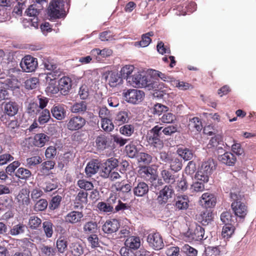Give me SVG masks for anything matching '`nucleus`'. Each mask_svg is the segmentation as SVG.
Returning <instances> with one entry per match:
<instances>
[{
    "instance_id": "1",
    "label": "nucleus",
    "mask_w": 256,
    "mask_h": 256,
    "mask_svg": "<svg viewBox=\"0 0 256 256\" xmlns=\"http://www.w3.org/2000/svg\"><path fill=\"white\" fill-rule=\"evenodd\" d=\"M128 83L135 88H145L151 90L154 86L152 76L150 75H142L140 72L134 71L130 77L128 78Z\"/></svg>"
},
{
    "instance_id": "2",
    "label": "nucleus",
    "mask_w": 256,
    "mask_h": 256,
    "mask_svg": "<svg viewBox=\"0 0 256 256\" xmlns=\"http://www.w3.org/2000/svg\"><path fill=\"white\" fill-rule=\"evenodd\" d=\"M232 200L231 208L234 215L241 218H244L248 213V206L242 202L243 196L239 193L230 192Z\"/></svg>"
},
{
    "instance_id": "3",
    "label": "nucleus",
    "mask_w": 256,
    "mask_h": 256,
    "mask_svg": "<svg viewBox=\"0 0 256 256\" xmlns=\"http://www.w3.org/2000/svg\"><path fill=\"white\" fill-rule=\"evenodd\" d=\"M215 164L212 159H208L202 162L200 168L197 172L196 176L198 180L207 182L208 181L209 176L212 173Z\"/></svg>"
},
{
    "instance_id": "4",
    "label": "nucleus",
    "mask_w": 256,
    "mask_h": 256,
    "mask_svg": "<svg viewBox=\"0 0 256 256\" xmlns=\"http://www.w3.org/2000/svg\"><path fill=\"white\" fill-rule=\"evenodd\" d=\"M42 64L44 68L49 71L47 74L48 77L51 76L54 80H56L61 76L62 72L54 60L44 58L42 60Z\"/></svg>"
},
{
    "instance_id": "5",
    "label": "nucleus",
    "mask_w": 256,
    "mask_h": 256,
    "mask_svg": "<svg viewBox=\"0 0 256 256\" xmlns=\"http://www.w3.org/2000/svg\"><path fill=\"white\" fill-rule=\"evenodd\" d=\"M64 2L62 0H53L48 6V14L51 18H60L64 16Z\"/></svg>"
},
{
    "instance_id": "6",
    "label": "nucleus",
    "mask_w": 256,
    "mask_h": 256,
    "mask_svg": "<svg viewBox=\"0 0 256 256\" xmlns=\"http://www.w3.org/2000/svg\"><path fill=\"white\" fill-rule=\"evenodd\" d=\"M124 96L126 101L133 104H138L142 101L144 96V92L136 89H130L124 92Z\"/></svg>"
},
{
    "instance_id": "7",
    "label": "nucleus",
    "mask_w": 256,
    "mask_h": 256,
    "mask_svg": "<svg viewBox=\"0 0 256 256\" xmlns=\"http://www.w3.org/2000/svg\"><path fill=\"white\" fill-rule=\"evenodd\" d=\"M20 66L24 72H32L38 67V60L36 58L27 55L22 60Z\"/></svg>"
},
{
    "instance_id": "8",
    "label": "nucleus",
    "mask_w": 256,
    "mask_h": 256,
    "mask_svg": "<svg viewBox=\"0 0 256 256\" xmlns=\"http://www.w3.org/2000/svg\"><path fill=\"white\" fill-rule=\"evenodd\" d=\"M149 246L154 250H160L164 246L162 236L158 232H152L147 237Z\"/></svg>"
},
{
    "instance_id": "9",
    "label": "nucleus",
    "mask_w": 256,
    "mask_h": 256,
    "mask_svg": "<svg viewBox=\"0 0 256 256\" xmlns=\"http://www.w3.org/2000/svg\"><path fill=\"white\" fill-rule=\"evenodd\" d=\"M186 234L189 240L200 241L204 239V229L200 226L196 224L188 229Z\"/></svg>"
},
{
    "instance_id": "10",
    "label": "nucleus",
    "mask_w": 256,
    "mask_h": 256,
    "mask_svg": "<svg viewBox=\"0 0 256 256\" xmlns=\"http://www.w3.org/2000/svg\"><path fill=\"white\" fill-rule=\"evenodd\" d=\"M86 122V120L80 116H72L68 120L66 126L70 130H77L82 128Z\"/></svg>"
},
{
    "instance_id": "11",
    "label": "nucleus",
    "mask_w": 256,
    "mask_h": 256,
    "mask_svg": "<svg viewBox=\"0 0 256 256\" xmlns=\"http://www.w3.org/2000/svg\"><path fill=\"white\" fill-rule=\"evenodd\" d=\"M138 172L140 178L150 182L155 180L157 178L156 171L150 166H140Z\"/></svg>"
},
{
    "instance_id": "12",
    "label": "nucleus",
    "mask_w": 256,
    "mask_h": 256,
    "mask_svg": "<svg viewBox=\"0 0 256 256\" xmlns=\"http://www.w3.org/2000/svg\"><path fill=\"white\" fill-rule=\"evenodd\" d=\"M41 9V6H38L37 4H33L30 6L25 12L27 16L34 17L33 18L30 19V24L35 28H37L38 26L37 16Z\"/></svg>"
},
{
    "instance_id": "13",
    "label": "nucleus",
    "mask_w": 256,
    "mask_h": 256,
    "mask_svg": "<svg viewBox=\"0 0 256 256\" xmlns=\"http://www.w3.org/2000/svg\"><path fill=\"white\" fill-rule=\"evenodd\" d=\"M174 194V190L172 186L170 185L165 186L159 192V195L157 198L158 203L160 204H166L168 200L172 198Z\"/></svg>"
},
{
    "instance_id": "14",
    "label": "nucleus",
    "mask_w": 256,
    "mask_h": 256,
    "mask_svg": "<svg viewBox=\"0 0 256 256\" xmlns=\"http://www.w3.org/2000/svg\"><path fill=\"white\" fill-rule=\"evenodd\" d=\"M200 204L206 208L214 207L216 203V198L214 194L205 192L203 194L200 200Z\"/></svg>"
},
{
    "instance_id": "15",
    "label": "nucleus",
    "mask_w": 256,
    "mask_h": 256,
    "mask_svg": "<svg viewBox=\"0 0 256 256\" xmlns=\"http://www.w3.org/2000/svg\"><path fill=\"white\" fill-rule=\"evenodd\" d=\"M134 68L132 65H126L122 67L120 71V76H118V78H116V80H113V83L114 82H118V84H122V79H126L127 82H128V78L130 77L132 74L134 72Z\"/></svg>"
},
{
    "instance_id": "16",
    "label": "nucleus",
    "mask_w": 256,
    "mask_h": 256,
    "mask_svg": "<svg viewBox=\"0 0 256 256\" xmlns=\"http://www.w3.org/2000/svg\"><path fill=\"white\" fill-rule=\"evenodd\" d=\"M149 192L148 184L144 182H138L134 184L133 192L135 196L142 197L146 196Z\"/></svg>"
},
{
    "instance_id": "17",
    "label": "nucleus",
    "mask_w": 256,
    "mask_h": 256,
    "mask_svg": "<svg viewBox=\"0 0 256 256\" xmlns=\"http://www.w3.org/2000/svg\"><path fill=\"white\" fill-rule=\"evenodd\" d=\"M58 182L57 178H45L41 184V188L46 192H52L58 187Z\"/></svg>"
},
{
    "instance_id": "18",
    "label": "nucleus",
    "mask_w": 256,
    "mask_h": 256,
    "mask_svg": "<svg viewBox=\"0 0 256 256\" xmlns=\"http://www.w3.org/2000/svg\"><path fill=\"white\" fill-rule=\"evenodd\" d=\"M58 86L62 94H68L72 87L71 79L68 76H63L58 81Z\"/></svg>"
},
{
    "instance_id": "19",
    "label": "nucleus",
    "mask_w": 256,
    "mask_h": 256,
    "mask_svg": "<svg viewBox=\"0 0 256 256\" xmlns=\"http://www.w3.org/2000/svg\"><path fill=\"white\" fill-rule=\"evenodd\" d=\"M69 250L73 256H82L84 250V246L81 242H76L70 244Z\"/></svg>"
},
{
    "instance_id": "20",
    "label": "nucleus",
    "mask_w": 256,
    "mask_h": 256,
    "mask_svg": "<svg viewBox=\"0 0 256 256\" xmlns=\"http://www.w3.org/2000/svg\"><path fill=\"white\" fill-rule=\"evenodd\" d=\"M52 116L58 120H62L66 116V110L64 105L56 104L51 109Z\"/></svg>"
},
{
    "instance_id": "21",
    "label": "nucleus",
    "mask_w": 256,
    "mask_h": 256,
    "mask_svg": "<svg viewBox=\"0 0 256 256\" xmlns=\"http://www.w3.org/2000/svg\"><path fill=\"white\" fill-rule=\"evenodd\" d=\"M218 160L222 163L228 166H233L236 162V156L230 152H226L223 154L218 156Z\"/></svg>"
},
{
    "instance_id": "22",
    "label": "nucleus",
    "mask_w": 256,
    "mask_h": 256,
    "mask_svg": "<svg viewBox=\"0 0 256 256\" xmlns=\"http://www.w3.org/2000/svg\"><path fill=\"white\" fill-rule=\"evenodd\" d=\"M197 218L198 222L202 225L206 226L212 220L213 214L210 210L206 209L198 216Z\"/></svg>"
},
{
    "instance_id": "23",
    "label": "nucleus",
    "mask_w": 256,
    "mask_h": 256,
    "mask_svg": "<svg viewBox=\"0 0 256 256\" xmlns=\"http://www.w3.org/2000/svg\"><path fill=\"white\" fill-rule=\"evenodd\" d=\"M4 112L6 114L13 116L16 115L18 110V106L14 102H8L3 104Z\"/></svg>"
},
{
    "instance_id": "24",
    "label": "nucleus",
    "mask_w": 256,
    "mask_h": 256,
    "mask_svg": "<svg viewBox=\"0 0 256 256\" xmlns=\"http://www.w3.org/2000/svg\"><path fill=\"white\" fill-rule=\"evenodd\" d=\"M100 163L98 160H94L90 162L85 168V172L87 177H91L96 174L100 168Z\"/></svg>"
},
{
    "instance_id": "25",
    "label": "nucleus",
    "mask_w": 256,
    "mask_h": 256,
    "mask_svg": "<svg viewBox=\"0 0 256 256\" xmlns=\"http://www.w3.org/2000/svg\"><path fill=\"white\" fill-rule=\"evenodd\" d=\"M188 198L186 195H180L176 198L175 207L179 210H186L189 206Z\"/></svg>"
},
{
    "instance_id": "26",
    "label": "nucleus",
    "mask_w": 256,
    "mask_h": 256,
    "mask_svg": "<svg viewBox=\"0 0 256 256\" xmlns=\"http://www.w3.org/2000/svg\"><path fill=\"white\" fill-rule=\"evenodd\" d=\"M29 193L30 192L26 188H22L19 192L16 197V200L20 205L28 206L30 204Z\"/></svg>"
},
{
    "instance_id": "27",
    "label": "nucleus",
    "mask_w": 256,
    "mask_h": 256,
    "mask_svg": "<svg viewBox=\"0 0 256 256\" xmlns=\"http://www.w3.org/2000/svg\"><path fill=\"white\" fill-rule=\"evenodd\" d=\"M84 214L82 212L72 211L68 213L65 216V221L72 224H75L80 222Z\"/></svg>"
},
{
    "instance_id": "28",
    "label": "nucleus",
    "mask_w": 256,
    "mask_h": 256,
    "mask_svg": "<svg viewBox=\"0 0 256 256\" xmlns=\"http://www.w3.org/2000/svg\"><path fill=\"white\" fill-rule=\"evenodd\" d=\"M115 187L116 192H118V196L121 198L124 197V194L130 192L132 190V186L130 184H124V182H116L113 187Z\"/></svg>"
},
{
    "instance_id": "29",
    "label": "nucleus",
    "mask_w": 256,
    "mask_h": 256,
    "mask_svg": "<svg viewBox=\"0 0 256 256\" xmlns=\"http://www.w3.org/2000/svg\"><path fill=\"white\" fill-rule=\"evenodd\" d=\"M88 110L87 103L84 101H80L74 103L71 106L70 110L72 112L82 114Z\"/></svg>"
},
{
    "instance_id": "30",
    "label": "nucleus",
    "mask_w": 256,
    "mask_h": 256,
    "mask_svg": "<svg viewBox=\"0 0 256 256\" xmlns=\"http://www.w3.org/2000/svg\"><path fill=\"white\" fill-rule=\"evenodd\" d=\"M95 142L96 147L100 150L106 148L110 144V138L104 135H100L96 137Z\"/></svg>"
},
{
    "instance_id": "31",
    "label": "nucleus",
    "mask_w": 256,
    "mask_h": 256,
    "mask_svg": "<svg viewBox=\"0 0 256 256\" xmlns=\"http://www.w3.org/2000/svg\"><path fill=\"white\" fill-rule=\"evenodd\" d=\"M112 158H109L106 162L104 163L102 167L100 176L104 178L108 177L112 178Z\"/></svg>"
},
{
    "instance_id": "32",
    "label": "nucleus",
    "mask_w": 256,
    "mask_h": 256,
    "mask_svg": "<svg viewBox=\"0 0 256 256\" xmlns=\"http://www.w3.org/2000/svg\"><path fill=\"white\" fill-rule=\"evenodd\" d=\"M125 246L132 250H137L140 246V239L137 236H130L126 240L125 242Z\"/></svg>"
},
{
    "instance_id": "33",
    "label": "nucleus",
    "mask_w": 256,
    "mask_h": 256,
    "mask_svg": "<svg viewBox=\"0 0 256 256\" xmlns=\"http://www.w3.org/2000/svg\"><path fill=\"white\" fill-rule=\"evenodd\" d=\"M50 138V136L45 134H38L34 137V144L38 147H42Z\"/></svg>"
},
{
    "instance_id": "34",
    "label": "nucleus",
    "mask_w": 256,
    "mask_h": 256,
    "mask_svg": "<svg viewBox=\"0 0 256 256\" xmlns=\"http://www.w3.org/2000/svg\"><path fill=\"white\" fill-rule=\"evenodd\" d=\"M120 224L118 221L116 219H113V233L115 232L114 238H124L126 236L127 234H128L129 232L126 229H123L120 230L118 234H117V232L118 228H120Z\"/></svg>"
},
{
    "instance_id": "35",
    "label": "nucleus",
    "mask_w": 256,
    "mask_h": 256,
    "mask_svg": "<svg viewBox=\"0 0 256 256\" xmlns=\"http://www.w3.org/2000/svg\"><path fill=\"white\" fill-rule=\"evenodd\" d=\"M188 126L192 131L199 132L202 130V125L200 118L194 117L190 119Z\"/></svg>"
},
{
    "instance_id": "36",
    "label": "nucleus",
    "mask_w": 256,
    "mask_h": 256,
    "mask_svg": "<svg viewBox=\"0 0 256 256\" xmlns=\"http://www.w3.org/2000/svg\"><path fill=\"white\" fill-rule=\"evenodd\" d=\"M26 228L27 227L25 224L19 223L12 226L9 230V234L12 236H16L22 234L25 232Z\"/></svg>"
},
{
    "instance_id": "37",
    "label": "nucleus",
    "mask_w": 256,
    "mask_h": 256,
    "mask_svg": "<svg viewBox=\"0 0 256 256\" xmlns=\"http://www.w3.org/2000/svg\"><path fill=\"white\" fill-rule=\"evenodd\" d=\"M168 163L170 169L175 172L180 170L182 166V161L178 156H172Z\"/></svg>"
},
{
    "instance_id": "38",
    "label": "nucleus",
    "mask_w": 256,
    "mask_h": 256,
    "mask_svg": "<svg viewBox=\"0 0 256 256\" xmlns=\"http://www.w3.org/2000/svg\"><path fill=\"white\" fill-rule=\"evenodd\" d=\"M55 162L52 160H46L40 165V172L42 175H47L49 171L54 168Z\"/></svg>"
},
{
    "instance_id": "39",
    "label": "nucleus",
    "mask_w": 256,
    "mask_h": 256,
    "mask_svg": "<svg viewBox=\"0 0 256 256\" xmlns=\"http://www.w3.org/2000/svg\"><path fill=\"white\" fill-rule=\"evenodd\" d=\"M83 229L85 234H94L98 230V225L96 222H88L84 224Z\"/></svg>"
},
{
    "instance_id": "40",
    "label": "nucleus",
    "mask_w": 256,
    "mask_h": 256,
    "mask_svg": "<svg viewBox=\"0 0 256 256\" xmlns=\"http://www.w3.org/2000/svg\"><path fill=\"white\" fill-rule=\"evenodd\" d=\"M147 142L151 146L160 149L164 146L163 141L160 137L146 136Z\"/></svg>"
},
{
    "instance_id": "41",
    "label": "nucleus",
    "mask_w": 256,
    "mask_h": 256,
    "mask_svg": "<svg viewBox=\"0 0 256 256\" xmlns=\"http://www.w3.org/2000/svg\"><path fill=\"white\" fill-rule=\"evenodd\" d=\"M128 115L127 112L125 111L119 112L116 116L114 118V123L118 125H122L128 121Z\"/></svg>"
},
{
    "instance_id": "42",
    "label": "nucleus",
    "mask_w": 256,
    "mask_h": 256,
    "mask_svg": "<svg viewBox=\"0 0 256 256\" xmlns=\"http://www.w3.org/2000/svg\"><path fill=\"white\" fill-rule=\"evenodd\" d=\"M154 36L152 32L144 34L142 36V40L136 42V46H139L141 47H146L149 45L152 42L150 36Z\"/></svg>"
},
{
    "instance_id": "43",
    "label": "nucleus",
    "mask_w": 256,
    "mask_h": 256,
    "mask_svg": "<svg viewBox=\"0 0 256 256\" xmlns=\"http://www.w3.org/2000/svg\"><path fill=\"white\" fill-rule=\"evenodd\" d=\"M172 84L173 86L182 90H192L194 88L193 86L188 82L174 79L172 80Z\"/></svg>"
},
{
    "instance_id": "44",
    "label": "nucleus",
    "mask_w": 256,
    "mask_h": 256,
    "mask_svg": "<svg viewBox=\"0 0 256 256\" xmlns=\"http://www.w3.org/2000/svg\"><path fill=\"white\" fill-rule=\"evenodd\" d=\"M235 227L233 224L224 225L222 229V236L224 238H229L234 234Z\"/></svg>"
},
{
    "instance_id": "45",
    "label": "nucleus",
    "mask_w": 256,
    "mask_h": 256,
    "mask_svg": "<svg viewBox=\"0 0 256 256\" xmlns=\"http://www.w3.org/2000/svg\"><path fill=\"white\" fill-rule=\"evenodd\" d=\"M48 202L46 200L40 198L34 202V210L36 212L44 211L47 208Z\"/></svg>"
},
{
    "instance_id": "46",
    "label": "nucleus",
    "mask_w": 256,
    "mask_h": 256,
    "mask_svg": "<svg viewBox=\"0 0 256 256\" xmlns=\"http://www.w3.org/2000/svg\"><path fill=\"white\" fill-rule=\"evenodd\" d=\"M177 152L184 160H190L194 156L192 151L187 148H178Z\"/></svg>"
},
{
    "instance_id": "47",
    "label": "nucleus",
    "mask_w": 256,
    "mask_h": 256,
    "mask_svg": "<svg viewBox=\"0 0 256 256\" xmlns=\"http://www.w3.org/2000/svg\"><path fill=\"white\" fill-rule=\"evenodd\" d=\"M160 176L166 183L173 184L176 180L174 175L168 170H162L160 172Z\"/></svg>"
},
{
    "instance_id": "48",
    "label": "nucleus",
    "mask_w": 256,
    "mask_h": 256,
    "mask_svg": "<svg viewBox=\"0 0 256 256\" xmlns=\"http://www.w3.org/2000/svg\"><path fill=\"white\" fill-rule=\"evenodd\" d=\"M220 220L224 225L230 224H234L235 223L234 220H236L234 216L228 212H224L221 214Z\"/></svg>"
},
{
    "instance_id": "49",
    "label": "nucleus",
    "mask_w": 256,
    "mask_h": 256,
    "mask_svg": "<svg viewBox=\"0 0 256 256\" xmlns=\"http://www.w3.org/2000/svg\"><path fill=\"white\" fill-rule=\"evenodd\" d=\"M92 54L94 56L97 55L96 56V59L98 60H99V56H100L102 58H106L107 56H110L112 54V51L111 50L106 48H104L102 50H100L98 48H96L92 50Z\"/></svg>"
},
{
    "instance_id": "50",
    "label": "nucleus",
    "mask_w": 256,
    "mask_h": 256,
    "mask_svg": "<svg viewBox=\"0 0 256 256\" xmlns=\"http://www.w3.org/2000/svg\"><path fill=\"white\" fill-rule=\"evenodd\" d=\"M40 116L38 118V121L40 124L42 125L48 122L50 118V114L48 110L44 109L40 111Z\"/></svg>"
},
{
    "instance_id": "51",
    "label": "nucleus",
    "mask_w": 256,
    "mask_h": 256,
    "mask_svg": "<svg viewBox=\"0 0 256 256\" xmlns=\"http://www.w3.org/2000/svg\"><path fill=\"white\" fill-rule=\"evenodd\" d=\"M202 256H221L219 246H208Z\"/></svg>"
},
{
    "instance_id": "52",
    "label": "nucleus",
    "mask_w": 256,
    "mask_h": 256,
    "mask_svg": "<svg viewBox=\"0 0 256 256\" xmlns=\"http://www.w3.org/2000/svg\"><path fill=\"white\" fill-rule=\"evenodd\" d=\"M1 120L6 124V126L10 130H14L15 128H18V121L16 120H7L6 115H2L0 117Z\"/></svg>"
},
{
    "instance_id": "53",
    "label": "nucleus",
    "mask_w": 256,
    "mask_h": 256,
    "mask_svg": "<svg viewBox=\"0 0 256 256\" xmlns=\"http://www.w3.org/2000/svg\"><path fill=\"white\" fill-rule=\"evenodd\" d=\"M160 120L164 124H173L176 120V117L172 112H166L160 118Z\"/></svg>"
},
{
    "instance_id": "54",
    "label": "nucleus",
    "mask_w": 256,
    "mask_h": 256,
    "mask_svg": "<svg viewBox=\"0 0 256 256\" xmlns=\"http://www.w3.org/2000/svg\"><path fill=\"white\" fill-rule=\"evenodd\" d=\"M222 137L220 135H216L211 138L208 143L210 147H216L218 149H222V146H218L219 145H223Z\"/></svg>"
},
{
    "instance_id": "55",
    "label": "nucleus",
    "mask_w": 256,
    "mask_h": 256,
    "mask_svg": "<svg viewBox=\"0 0 256 256\" xmlns=\"http://www.w3.org/2000/svg\"><path fill=\"white\" fill-rule=\"evenodd\" d=\"M138 160L144 164H148L152 161V156L148 153L141 152L138 154Z\"/></svg>"
},
{
    "instance_id": "56",
    "label": "nucleus",
    "mask_w": 256,
    "mask_h": 256,
    "mask_svg": "<svg viewBox=\"0 0 256 256\" xmlns=\"http://www.w3.org/2000/svg\"><path fill=\"white\" fill-rule=\"evenodd\" d=\"M56 246L59 252L64 253L67 248L68 242L64 238L60 237L56 240Z\"/></svg>"
},
{
    "instance_id": "57",
    "label": "nucleus",
    "mask_w": 256,
    "mask_h": 256,
    "mask_svg": "<svg viewBox=\"0 0 256 256\" xmlns=\"http://www.w3.org/2000/svg\"><path fill=\"white\" fill-rule=\"evenodd\" d=\"M42 227L47 238H50L53 234V224L50 221H45L42 223Z\"/></svg>"
},
{
    "instance_id": "58",
    "label": "nucleus",
    "mask_w": 256,
    "mask_h": 256,
    "mask_svg": "<svg viewBox=\"0 0 256 256\" xmlns=\"http://www.w3.org/2000/svg\"><path fill=\"white\" fill-rule=\"evenodd\" d=\"M32 175L30 171L28 169L20 168L16 172V176L22 180H26L29 178Z\"/></svg>"
},
{
    "instance_id": "59",
    "label": "nucleus",
    "mask_w": 256,
    "mask_h": 256,
    "mask_svg": "<svg viewBox=\"0 0 256 256\" xmlns=\"http://www.w3.org/2000/svg\"><path fill=\"white\" fill-rule=\"evenodd\" d=\"M42 162V158L40 156H36L26 158V166L30 168H32L40 164Z\"/></svg>"
},
{
    "instance_id": "60",
    "label": "nucleus",
    "mask_w": 256,
    "mask_h": 256,
    "mask_svg": "<svg viewBox=\"0 0 256 256\" xmlns=\"http://www.w3.org/2000/svg\"><path fill=\"white\" fill-rule=\"evenodd\" d=\"M169 108L161 104L156 103L153 107L152 113L158 116L161 115L163 112H167Z\"/></svg>"
},
{
    "instance_id": "61",
    "label": "nucleus",
    "mask_w": 256,
    "mask_h": 256,
    "mask_svg": "<svg viewBox=\"0 0 256 256\" xmlns=\"http://www.w3.org/2000/svg\"><path fill=\"white\" fill-rule=\"evenodd\" d=\"M102 230L104 234H106L104 236L108 237V239L111 238L108 236H110L112 234V222L110 220H107L102 226Z\"/></svg>"
},
{
    "instance_id": "62",
    "label": "nucleus",
    "mask_w": 256,
    "mask_h": 256,
    "mask_svg": "<svg viewBox=\"0 0 256 256\" xmlns=\"http://www.w3.org/2000/svg\"><path fill=\"white\" fill-rule=\"evenodd\" d=\"M126 152L128 157L134 158L138 154V149L134 144H130L126 146Z\"/></svg>"
},
{
    "instance_id": "63",
    "label": "nucleus",
    "mask_w": 256,
    "mask_h": 256,
    "mask_svg": "<svg viewBox=\"0 0 256 256\" xmlns=\"http://www.w3.org/2000/svg\"><path fill=\"white\" fill-rule=\"evenodd\" d=\"M41 223L40 218L36 216H31L29 218L28 225L30 228L34 230L38 228Z\"/></svg>"
},
{
    "instance_id": "64",
    "label": "nucleus",
    "mask_w": 256,
    "mask_h": 256,
    "mask_svg": "<svg viewBox=\"0 0 256 256\" xmlns=\"http://www.w3.org/2000/svg\"><path fill=\"white\" fill-rule=\"evenodd\" d=\"M182 251L188 256H196L198 250L188 244H184L182 248Z\"/></svg>"
}]
</instances>
